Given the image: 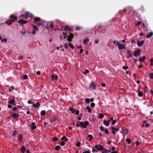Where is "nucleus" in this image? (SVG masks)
<instances>
[{"label":"nucleus","mask_w":153,"mask_h":153,"mask_svg":"<svg viewBox=\"0 0 153 153\" xmlns=\"http://www.w3.org/2000/svg\"><path fill=\"white\" fill-rule=\"evenodd\" d=\"M79 124L81 127L86 128L87 127V126L89 125V123L88 121H85L84 122H80Z\"/></svg>","instance_id":"f257e3e1"},{"label":"nucleus","mask_w":153,"mask_h":153,"mask_svg":"<svg viewBox=\"0 0 153 153\" xmlns=\"http://www.w3.org/2000/svg\"><path fill=\"white\" fill-rule=\"evenodd\" d=\"M117 42L119 50H120L122 49H125L126 48V47L124 45L121 44H120L118 42Z\"/></svg>","instance_id":"f03ea898"},{"label":"nucleus","mask_w":153,"mask_h":153,"mask_svg":"<svg viewBox=\"0 0 153 153\" xmlns=\"http://www.w3.org/2000/svg\"><path fill=\"white\" fill-rule=\"evenodd\" d=\"M140 54V49H138L135 50L134 53L133 55L135 57L138 56Z\"/></svg>","instance_id":"7ed1b4c3"},{"label":"nucleus","mask_w":153,"mask_h":153,"mask_svg":"<svg viewBox=\"0 0 153 153\" xmlns=\"http://www.w3.org/2000/svg\"><path fill=\"white\" fill-rule=\"evenodd\" d=\"M126 54L127 55V59L131 58L132 56V52L130 50L127 49Z\"/></svg>","instance_id":"20e7f679"},{"label":"nucleus","mask_w":153,"mask_h":153,"mask_svg":"<svg viewBox=\"0 0 153 153\" xmlns=\"http://www.w3.org/2000/svg\"><path fill=\"white\" fill-rule=\"evenodd\" d=\"M74 37V35L72 33H70V35L67 39V40L70 42H71L72 41V39Z\"/></svg>","instance_id":"39448f33"},{"label":"nucleus","mask_w":153,"mask_h":153,"mask_svg":"<svg viewBox=\"0 0 153 153\" xmlns=\"http://www.w3.org/2000/svg\"><path fill=\"white\" fill-rule=\"evenodd\" d=\"M18 22L19 24H21L22 25L27 23V21L26 20H24L22 19H21L19 20V21H18Z\"/></svg>","instance_id":"423d86ee"},{"label":"nucleus","mask_w":153,"mask_h":153,"mask_svg":"<svg viewBox=\"0 0 153 153\" xmlns=\"http://www.w3.org/2000/svg\"><path fill=\"white\" fill-rule=\"evenodd\" d=\"M19 112L17 111V113H16L14 112H13V115L12 116V117L14 118H16L19 117Z\"/></svg>","instance_id":"0eeeda50"},{"label":"nucleus","mask_w":153,"mask_h":153,"mask_svg":"<svg viewBox=\"0 0 153 153\" xmlns=\"http://www.w3.org/2000/svg\"><path fill=\"white\" fill-rule=\"evenodd\" d=\"M35 123L34 122H33L31 123V125H29V126L31 127V129L33 130V129H35L36 128V126L35 125Z\"/></svg>","instance_id":"6e6552de"},{"label":"nucleus","mask_w":153,"mask_h":153,"mask_svg":"<svg viewBox=\"0 0 153 153\" xmlns=\"http://www.w3.org/2000/svg\"><path fill=\"white\" fill-rule=\"evenodd\" d=\"M25 14L28 17L30 18H32L33 17V15L31 13L28 12H25Z\"/></svg>","instance_id":"1a4fd4ad"},{"label":"nucleus","mask_w":153,"mask_h":153,"mask_svg":"<svg viewBox=\"0 0 153 153\" xmlns=\"http://www.w3.org/2000/svg\"><path fill=\"white\" fill-rule=\"evenodd\" d=\"M10 19H13V20H17L18 19V17L16 16H15L13 14L11 15L10 16Z\"/></svg>","instance_id":"9d476101"},{"label":"nucleus","mask_w":153,"mask_h":153,"mask_svg":"<svg viewBox=\"0 0 153 153\" xmlns=\"http://www.w3.org/2000/svg\"><path fill=\"white\" fill-rule=\"evenodd\" d=\"M144 42V40H142L140 42H138L137 43L138 46L140 47L142 46L143 45Z\"/></svg>","instance_id":"9b49d317"},{"label":"nucleus","mask_w":153,"mask_h":153,"mask_svg":"<svg viewBox=\"0 0 153 153\" xmlns=\"http://www.w3.org/2000/svg\"><path fill=\"white\" fill-rule=\"evenodd\" d=\"M15 101L13 99H11L9 101L8 103L10 104H11L13 105H14L15 104Z\"/></svg>","instance_id":"f8f14e48"},{"label":"nucleus","mask_w":153,"mask_h":153,"mask_svg":"<svg viewBox=\"0 0 153 153\" xmlns=\"http://www.w3.org/2000/svg\"><path fill=\"white\" fill-rule=\"evenodd\" d=\"M99 148L98 149V150H99L101 151H102V150L103 151L104 149H106L103 148V146L100 144L99 145Z\"/></svg>","instance_id":"ddd939ff"},{"label":"nucleus","mask_w":153,"mask_h":153,"mask_svg":"<svg viewBox=\"0 0 153 153\" xmlns=\"http://www.w3.org/2000/svg\"><path fill=\"white\" fill-rule=\"evenodd\" d=\"M90 86L91 88L93 89L94 90L96 86L93 83H91L90 85Z\"/></svg>","instance_id":"4468645a"},{"label":"nucleus","mask_w":153,"mask_h":153,"mask_svg":"<svg viewBox=\"0 0 153 153\" xmlns=\"http://www.w3.org/2000/svg\"><path fill=\"white\" fill-rule=\"evenodd\" d=\"M146 59V56H143L142 57H140L139 59L138 60L140 62H142L145 61Z\"/></svg>","instance_id":"2eb2a0df"},{"label":"nucleus","mask_w":153,"mask_h":153,"mask_svg":"<svg viewBox=\"0 0 153 153\" xmlns=\"http://www.w3.org/2000/svg\"><path fill=\"white\" fill-rule=\"evenodd\" d=\"M58 76L57 75H56V76H54L53 75H52L51 76V79L52 80H57L58 79Z\"/></svg>","instance_id":"dca6fc26"},{"label":"nucleus","mask_w":153,"mask_h":153,"mask_svg":"<svg viewBox=\"0 0 153 153\" xmlns=\"http://www.w3.org/2000/svg\"><path fill=\"white\" fill-rule=\"evenodd\" d=\"M152 35H153V32H151L149 33V34L146 35V37L147 38L149 39L151 37Z\"/></svg>","instance_id":"f3484780"},{"label":"nucleus","mask_w":153,"mask_h":153,"mask_svg":"<svg viewBox=\"0 0 153 153\" xmlns=\"http://www.w3.org/2000/svg\"><path fill=\"white\" fill-rule=\"evenodd\" d=\"M19 137H18V140L20 142H21L22 140V135L21 134H19L18 135Z\"/></svg>","instance_id":"a211bd4d"},{"label":"nucleus","mask_w":153,"mask_h":153,"mask_svg":"<svg viewBox=\"0 0 153 153\" xmlns=\"http://www.w3.org/2000/svg\"><path fill=\"white\" fill-rule=\"evenodd\" d=\"M34 20L35 22H38L40 21L41 20V19L39 17H35L33 19Z\"/></svg>","instance_id":"6ab92c4d"},{"label":"nucleus","mask_w":153,"mask_h":153,"mask_svg":"<svg viewBox=\"0 0 153 153\" xmlns=\"http://www.w3.org/2000/svg\"><path fill=\"white\" fill-rule=\"evenodd\" d=\"M61 140H64L65 142H67L68 140V138H67L65 136H63L61 138Z\"/></svg>","instance_id":"aec40b11"},{"label":"nucleus","mask_w":153,"mask_h":153,"mask_svg":"<svg viewBox=\"0 0 153 153\" xmlns=\"http://www.w3.org/2000/svg\"><path fill=\"white\" fill-rule=\"evenodd\" d=\"M20 149L21 151V152L22 153H24L25 151V148L24 146H22L21 148Z\"/></svg>","instance_id":"412c9836"},{"label":"nucleus","mask_w":153,"mask_h":153,"mask_svg":"<svg viewBox=\"0 0 153 153\" xmlns=\"http://www.w3.org/2000/svg\"><path fill=\"white\" fill-rule=\"evenodd\" d=\"M88 137L89 138V141H91L93 138V136L91 134H88Z\"/></svg>","instance_id":"4be33fe9"},{"label":"nucleus","mask_w":153,"mask_h":153,"mask_svg":"<svg viewBox=\"0 0 153 153\" xmlns=\"http://www.w3.org/2000/svg\"><path fill=\"white\" fill-rule=\"evenodd\" d=\"M69 110L72 114L74 113L75 111V110L73 108L71 107L69 108Z\"/></svg>","instance_id":"5701e85b"},{"label":"nucleus","mask_w":153,"mask_h":153,"mask_svg":"<svg viewBox=\"0 0 153 153\" xmlns=\"http://www.w3.org/2000/svg\"><path fill=\"white\" fill-rule=\"evenodd\" d=\"M46 114V111L45 110H42L40 113V115L42 116L45 115Z\"/></svg>","instance_id":"b1692460"},{"label":"nucleus","mask_w":153,"mask_h":153,"mask_svg":"<svg viewBox=\"0 0 153 153\" xmlns=\"http://www.w3.org/2000/svg\"><path fill=\"white\" fill-rule=\"evenodd\" d=\"M45 21H41L39 22V25H41L44 26H45Z\"/></svg>","instance_id":"393cba45"},{"label":"nucleus","mask_w":153,"mask_h":153,"mask_svg":"<svg viewBox=\"0 0 153 153\" xmlns=\"http://www.w3.org/2000/svg\"><path fill=\"white\" fill-rule=\"evenodd\" d=\"M62 34L64 36L63 38L64 39H66L67 37L68 36V34L65 32H63L62 33Z\"/></svg>","instance_id":"a878e982"},{"label":"nucleus","mask_w":153,"mask_h":153,"mask_svg":"<svg viewBox=\"0 0 153 153\" xmlns=\"http://www.w3.org/2000/svg\"><path fill=\"white\" fill-rule=\"evenodd\" d=\"M138 95L139 97H142L143 95V93L141 91H139L138 93Z\"/></svg>","instance_id":"bb28decb"},{"label":"nucleus","mask_w":153,"mask_h":153,"mask_svg":"<svg viewBox=\"0 0 153 153\" xmlns=\"http://www.w3.org/2000/svg\"><path fill=\"white\" fill-rule=\"evenodd\" d=\"M103 124L104 125H105L106 126H108L109 125V124H108L106 120H104L103 122Z\"/></svg>","instance_id":"cd10ccee"},{"label":"nucleus","mask_w":153,"mask_h":153,"mask_svg":"<svg viewBox=\"0 0 153 153\" xmlns=\"http://www.w3.org/2000/svg\"><path fill=\"white\" fill-rule=\"evenodd\" d=\"M128 132V130L127 129H126L125 130H124V131H123L122 133L125 134V135L127 134Z\"/></svg>","instance_id":"c85d7f7f"},{"label":"nucleus","mask_w":153,"mask_h":153,"mask_svg":"<svg viewBox=\"0 0 153 153\" xmlns=\"http://www.w3.org/2000/svg\"><path fill=\"white\" fill-rule=\"evenodd\" d=\"M69 27H70L67 25L65 26L64 30V31H67L69 29Z\"/></svg>","instance_id":"c756f323"},{"label":"nucleus","mask_w":153,"mask_h":153,"mask_svg":"<svg viewBox=\"0 0 153 153\" xmlns=\"http://www.w3.org/2000/svg\"><path fill=\"white\" fill-rule=\"evenodd\" d=\"M111 129L112 130H114V131H117L119 130V129L118 128H115L114 127H112Z\"/></svg>","instance_id":"7c9ffc66"},{"label":"nucleus","mask_w":153,"mask_h":153,"mask_svg":"<svg viewBox=\"0 0 153 153\" xmlns=\"http://www.w3.org/2000/svg\"><path fill=\"white\" fill-rule=\"evenodd\" d=\"M89 41V39L88 38H87L86 39H84L83 41V43L84 44L85 43L87 42H88Z\"/></svg>","instance_id":"2f4dec72"},{"label":"nucleus","mask_w":153,"mask_h":153,"mask_svg":"<svg viewBox=\"0 0 153 153\" xmlns=\"http://www.w3.org/2000/svg\"><path fill=\"white\" fill-rule=\"evenodd\" d=\"M60 146H56L55 148V149L57 151H58L59 150V149H60Z\"/></svg>","instance_id":"473e14b6"},{"label":"nucleus","mask_w":153,"mask_h":153,"mask_svg":"<svg viewBox=\"0 0 153 153\" xmlns=\"http://www.w3.org/2000/svg\"><path fill=\"white\" fill-rule=\"evenodd\" d=\"M68 45L72 49H73L74 48V46L73 45H72L71 43H68Z\"/></svg>","instance_id":"72a5a7b5"},{"label":"nucleus","mask_w":153,"mask_h":153,"mask_svg":"<svg viewBox=\"0 0 153 153\" xmlns=\"http://www.w3.org/2000/svg\"><path fill=\"white\" fill-rule=\"evenodd\" d=\"M86 109L88 110V112L89 113H90L91 112V108L88 106H86Z\"/></svg>","instance_id":"f704fd0d"},{"label":"nucleus","mask_w":153,"mask_h":153,"mask_svg":"<svg viewBox=\"0 0 153 153\" xmlns=\"http://www.w3.org/2000/svg\"><path fill=\"white\" fill-rule=\"evenodd\" d=\"M148 88L145 85L143 89L145 92H146L148 91Z\"/></svg>","instance_id":"c9c22d12"},{"label":"nucleus","mask_w":153,"mask_h":153,"mask_svg":"<svg viewBox=\"0 0 153 153\" xmlns=\"http://www.w3.org/2000/svg\"><path fill=\"white\" fill-rule=\"evenodd\" d=\"M98 117L100 119H102L103 117L104 116L102 114H99Z\"/></svg>","instance_id":"e433bc0d"},{"label":"nucleus","mask_w":153,"mask_h":153,"mask_svg":"<svg viewBox=\"0 0 153 153\" xmlns=\"http://www.w3.org/2000/svg\"><path fill=\"white\" fill-rule=\"evenodd\" d=\"M126 140L128 144L130 143L131 142V139H128L127 138L126 139Z\"/></svg>","instance_id":"4c0bfd02"},{"label":"nucleus","mask_w":153,"mask_h":153,"mask_svg":"<svg viewBox=\"0 0 153 153\" xmlns=\"http://www.w3.org/2000/svg\"><path fill=\"white\" fill-rule=\"evenodd\" d=\"M105 129H104V128H103V127L102 126H100V131H103Z\"/></svg>","instance_id":"58836bf2"},{"label":"nucleus","mask_w":153,"mask_h":153,"mask_svg":"<svg viewBox=\"0 0 153 153\" xmlns=\"http://www.w3.org/2000/svg\"><path fill=\"white\" fill-rule=\"evenodd\" d=\"M33 28L35 30L37 31L38 30V28L36 26V25H33Z\"/></svg>","instance_id":"ea45409f"},{"label":"nucleus","mask_w":153,"mask_h":153,"mask_svg":"<svg viewBox=\"0 0 153 153\" xmlns=\"http://www.w3.org/2000/svg\"><path fill=\"white\" fill-rule=\"evenodd\" d=\"M65 144V143L64 141H62L60 143V145L61 146H64Z\"/></svg>","instance_id":"a19ab883"},{"label":"nucleus","mask_w":153,"mask_h":153,"mask_svg":"<svg viewBox=\"0 0 153 153\" xmlns=\"http://www.w3.org/2000/svg\"><path fill=\"white\" fill-rule=\"evenodd\" d=\"M122 68L123 70H126L128 68V66H123L122 67Z\"/></svg>","instance_id":"79ce46f5"},{"label":"nucleus","mask_w":153,"mask_h":153,"mask_svg":"<svg viewBox=\"0 0 153 153\" xmlns=\"http://www.w3.org/2000/svg\"><path fill=\"white\" fill-rule=\"evenodd\" d=\"M27 75H25L23 76L22 78L24 79L25 80L27 79Z\"/></svg>","instance_id":"37998d69"},{"label":"nucleus","mask_w":153,"mask_h":153,"mask_svg":"<svg viewBox=\"0 0 153 153\" xmlns=\"http://www.w3.org/2000/svg\"><path fill=\"white\" fill-rule=\"evenodd\" d=\"M13 23V21H10V22H6L5 23L7 24L8 25H10L11 24Z\"/></svg>","instance_id":"c03bdc74"},{"label":"nucleus","mask_w":153,"mask_h":153,"mask_svg":"<svg viewBox=\"0 0 153 153\" xmlns=\"http://www.w3.org/2000/svg\"><path fill=\"white\" fill-rule=\"evenodd\" d=\"M85 101L86 102L89 103L90 102V100L88 98H86L85 100Z\"/></svg>","instance_id":"a18cd8bd"},{"label":"nucleus","mask_w":153,"mask_h":153,"mask_svg":"<svg viewBox=\"0 0 153 153\" xmlns=\"http://www.w3.org/2000/svg\"><path fill=\"white\" fill-rule=\"evenodd\" d=\"M95 105V104L94 103L92 102L90 104V106L92 108H93Z\"/></svg>","instance_id":"49530a36"},{"label":"nucleus","mask_w":153,"mask_h":153,"mask_svg":"<svg viewBox=\"0 0 153 153\" xmlns=\"http://www.w3.org/2000/svg\"><path fill=\"white\" fill-rule=\"evenodd\" d=\"M149 74V77L151 79H153V73L150 74Z\"/></svg>","instance_id":"de8ad7c7"},{"label":"nucleus","mask_w":153,"mask_h":153,"mask_svg":"<svg viewBox=\"0 0 153 153\" xmlns=\"http://www.w3.org/2000/svg\"><path fill=\"white\" fill-rule=\"evenodd\" d=\"M53 22H51V23L50 24V27L51 28H53V27H54V25H53L52 24V23H53Z\"/></svg>","instance_id":"09e8293b"},{"label":"nucleus","mask_w":153,"mask_h":153,"mask_svg":"<svg viewBox=\"0 0 153 153\" xmlns=\"http://www.w3.org/2000/svg\"><path fill=\"white\" fill-rule=\"evenodd\" d=\"M108 152V150H107L106 149H104L102 152V153H107Z\"/></svg>","instance_id":"8fccbe9b"},{"label":"nucleus","mask_w":153,"mask_h":153,"mask_svg":"<svg viewBox=\"0 0 153 153\" xmlns=\"http://www.w3.org/2000/svg\"><path fill=\"white\" fill-rule=\"evenodd\" d=\"M117 122L116 120H113L112 121L111 124L112 125H114Z\"/></svg>","instance_id":"3c124183"},{"label":"nucleus","mask_w":153,"mask_h":153,"mask_svg":"<svg viewBox=\"0 0 153 153\" xmlns=\"http://www.w3.org/2000/svg\"><path fill=\"white\" fill-rule=\"evenodd\" d=\"M17 134V132L16 131H14L13 133L12 134V135L14 137L15 136V135Z\"/></svg>","instance_id":"603ef678"},{"label":"nucleus","mask_w":153,"mask_h":153,"mask_svg":"<svg viewBox=\"0 0 153 153\" xmlns=\"http://www.w3.org/2000/svg\"><path fill=\"white\" fill-rule=\"evenodd\" d=\"M1 41L2 42H7V39L6 38H4V39H1Z\"/></svg>","instance_id":"864d4df0"},{"label":"nucleus","mask_w":153,"mask_h":153,"mask_svg":"<svg viewBox=\"0 0 153 153\" xmlns=\"http://www.w3.org/2000/svg\"><path fill=\"white\" fill-rule=\"evenodd\" d=\"M58 138L56 137H54L53 138V141H56L57 140Z\"/></svg>","instance_id":"5fc2aeb1"},{"label":"nucleus","mask_w":153,"mask_h":153,"mask_svg":"<svg viewBox=\"0 0 153 153\" xmlns=\"http://www.w3.org/2000/svg\"><path fill=\"white\" fill-rule=\"evenodd\" d=\"M80 144H81V143L80 142H77L76 144V146H77V147H79L80 145Z\"/></svg>","instance_id":"6e6d98bb"},{"label":"nucleus","mask_w":153,"mask_h":153,"mask_svg":"<svg viewBox=\"0 0 153 153\" xmlns=\"http://www.w3.org/2000/svg\"><path fill=\"white\" fill-rule=\"evenodd\" d=\"M89 72V71H88V69H86L85 71L83 73V74H86L87 73H88Z\"/></svg>","instance_id":"4d7b16f0"},{"label":"nucleus","mask_w":153,"mask_h":153,"mask_svg":"<svg viewBox=\"0 0 153 153\" xmlns=\"http://www.w3.org/2000/svg\"><path fill=\"white\" fill-rule=\"evenodd\" d=\"M77 123L76 124V126L77 127H79L80 126L79 122V121L77 122Z\"/></svg>","instance_id":"13d9d810"},{"label":"nucleus","mask_w":153,"mask_h":153,"mask_svg":"<svg viewBox=\"0 0 153 153\" xmlns=\"http://www.w3.org/2000/svg\"><path fill=\"white\" fill-rule=\"evenodd\" d=\"M64 47L66 49H67L68 47V44L67 43H65L64 45Z\"/></svg>","instance_id":"bf43d9fd"},{"label":"nucleus","mask_w":153,"mask_h":153,"mask_svg":"<svg viewBox=\"0 0 153 153\" xmlns=\"http://www.w3.org/2000/svg\"><path fill=\"white\" fill-rule=\"evenodd\" d=\"M33 106L37 108H39V107L36 104H33Z\"/></svg>","instance_id":"052dcab7"},{"label":"nucleus","mask_w":153,"mask_h":153,"mask_svg":"<svg viewBox=\"0 0 153 153\" xmlns=\"http://www.w3.org/2000/svg\"><path fill=\"white\" fill-rule=\"evenodd\" d=\"M12 110L13 111H16L17 110V108L16 107H13L12 108Z\"/></svg>","instance_id":"680f3d73"},{"label":"nucleus","mask_w":153,"mask_h":153,"mask_svg":"<svg viewBox=\"0 0 153 153\" xmlns=\"http://www.w3.org/2000/svg\"><path fill=\"white\" fill-rule=\"evenodd\" d=\"M79 114V111L78 110H77L75 112V114L76 115H78Z\"/></svg>","instance_id":"e2e57ef3"},{"label":"nucleus","mask_w":153,"mask_h":153,"mask_svg":"<svg viewBox=\"0 0 153 153\" xmlns=\"http://www.w3.org/2000/svg\"><path fill=\"white\" fill-rule=\"evenodd\" d=\"M80 28L79 27H76V30H80Z\"/></svg>","instance_id":"0e129e2a"},{"label":"nucleus","mask_w":153,"mask_h":153,"mask_svg":"<svg viewBox=\"0 0 153 153\" xmlns=\"http://www.w3.org/2000/svg\"><path fill=\"white\" fill-rule=\"evenodd\" d=\"M105 133L106 134H108V131L107 129L105 130Z\"/></svg>","instance_id":"69168bd1"},{"label":"nucleus","mask_w":153,"mask_h":153,"mask_svg":"<svg viewBox=\"0 0 153 153\" xmlns=\"http://www.w3.org/2000/svg\"><path fill=\"white\" fill-rule=\"evenodd\" d=\"M143 67V65H139L138 66V68H142Z\"/></svg>","instance_id":"338daca9"},{"label":"nucleus","mask_w":153,"mask_h":153,"mask_svg":"<svg viewBox=\"0 0 153 153\" xmlns=\"http://www.w3.org/2000/svg\"><path fill=\"white\" fill-rule=\"evenodd\" d=\"M149 123H146L145 125V127H149Z\"/></svg>","instance_id":"774afa93"}]
</instances>
